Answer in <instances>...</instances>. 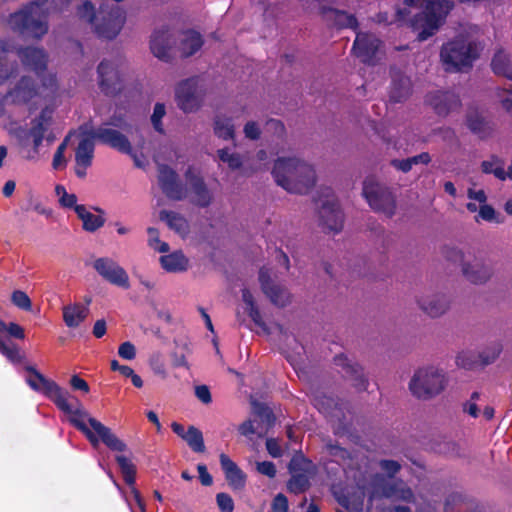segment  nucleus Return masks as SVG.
<instances>
[{
    "label": "nucleus",
    "mask_w": 512,
    "mask_h": 512,
    "mask_svg": "<svg viewBox=\"0 0 512 512\" xmlns=\"http://www.w3.org/2000/svg\"><path fill=\"white\" fill-rule=\"evenodd\" d=\"M25 370L30 373L26 379L28 386L43 394L61 412L68 415L70 424L87 438L92 447L96 448L102 442L113 452H125L128 449L127 444L111 428L89 415L76 396L60 387L54 380L45 377L34 366L27 365Z\"/></svg>",
    "instance_id": "1"
},
{
    "label": "nucleus",
    "mask_w": 512,
    "mask_h": 512,
    "mask_svg": "<svg viewBox=\"0 0 512 512\" xmlns=\"http://www.w3.org/2000/svg\"><path fill=\"white\" fill-rule=\"evenodd\" d=\"M77 17L88 24L102 38H115L123 27L125 15L117 6L101 5L96 11L95 6L88 0L77 8Z\"/></svg>",
    "instance_id": "2"
},
{
    "label": "nucleus",
    "mask_w": 512,
    "mask_h": 512,
    "mask_svg": "<svg viewBox=\"0 0 512 512\" xmlns=\"http://www.w3.org/2000/svg\"><path fill=\"white\" fill-rule=\"evenodd\" d=\"M132 129L131 123L125 115L119 113L114 114L107 122L96 130L92 128L88 130L85 127V134H90L94 139H98L102 143L113 149L125 154L132 153V146L127 136L123 133H130Z\"/></svg>",
    "instance_id": "3"
},
{
    "label": "nucleus",
    "mask_w": 512,
    "mask_h": 512,
    "mask_svg": "<svg viewBox=\"0 0 512 512\" xmlns=\"http://www.w3.org/2000/svg\"><path fill=\"white\" fill-rule=\"evenodd\" d=\"M53 113L54 108L46 105L39 115L31 120L29 128H20L16 132V138L25 158L35 159L37 157L44 135L51 125Z\"/></svg>",
    "instance_id": "4"
},
{
    "label": "nucleus",
    "mask_w": 512,
    "mask_h": 512,
    "mask_svg": "<svg viewBox=\"0 0 512 512\" xmlns=\"http://www.w3.org/2000/svg\"><path fill=\"white\" fill-rule=\"evenodd\" d=\"M479 51L475 41L459 37L443 46L441 59L447 71H460L471 66Z\"/></svg>",
    "instance_id": "5"
},
{
    "label": "nucleus",
    "mask_w": 512,
    "mask_h": 512,
    "mask_svg": "<svg viewBox=\"0 0 512 512\" xmlns=\"http://www.w3.org/2000/svg\"><path fill=\"white\" fill-rule=\"evenodd\" d=\"M447 385L445 374L434 367L418 369L409 383L411 393L418 399L428 400L440 394Z\"/></svg>",
    "instance_id": "6"
},
{
    "label": "nucleus",
    "mask_w": 512,
    "mask_h": 512,
    "mask_svg": "<svg viewBox=\"0 0 512 512\" xmlns=\"http://www.w3.org/2000/svg\"><path fill=\"white\" fill-rule=\"evenodd\" d=\"M335 194H318L314 198L316 205L318 225L325 233L337 234L344 227V212L334 197Z\"/></svg>",
    "instance_id": "7"
},
{
    "label": "nucleus",
    "mask_w": 512,
    "mask_h": 512,
    "mask_svg": "<svg viewBox=\"0 0 512 512\" xmlns=\"http://www.w3.org/2000/svg\"><path fill=\"white\" fill-rule=\"evenodd\" d=\"M9 25L15 31L37 38L46 34L48 30L47 23L42 15V9L36 2L12 14Z\"/></svg>",
    "instance_id": "8"
},
{
    "label": "nucleus",
    "mask_w": 512,
    "mask_h": 512,
    "mask_svg": "<svg viewBox=\"0 0 512 512\" xmlns=\"http://www.w3.org/2000/svg\"><path fill=\"white\" fill-rule=\"evenodd\" d=\"M206 91V85L199 77L181 81L175 90L177 106L185 113L196 112L203 104Z\"/></svg>",
    "instance_id": "9"
},
{
    "label": "nucleus",
    "mask_w": 512,
    "mask_h": 512,
    "mask_svg": "<svg viewBox=\"0 0 512 512\" xmlns=\"http://www.w3.org/2000/svg\"><path fill=\"white\" fill-rule=\"evenodd\" d=\"M93 268L107 282L112 285L128 289L129 276L124 268L109 257L97 258L93 262Z\"/></svg>",
    "instance_id": "10"
},
{
    "label": "nucleus",
    "mask_w": 512,
    "mask_h": 512,
    "mask_svg": "<svg viewBox=\"0 0 512 512\" xmlns=\"http://www.w3.org/2000/svg\"><path fill=\"white\" fill-rule=\"evenodd\" d=\"M302 159L296 156L278 157L274 161L272 175L276 183L283 189L289 190L296 178Z\"/></svg>",
    "instance_id": "11"
},
{
    "label": "nucleus",
    "mask_w": 512,
    "mask_h": 512,
    "mask_svg": "<svg viewBox=\"0 0 512 512\" xmlns=\"http://www.w3.org/2000/svg\"><path fill=\"white\" fill-rule=\"evenodd\" d=\"M356 57L367 64H374L381 54V41L373 34H357L352 48Z\"/></svg>",
    "instance_id": "12"
},
{
    "label": "nucleus",
    "mask_w": 512,
    "mask_h": 512,
    "mask_svg": "<svg viewBox=\"0 0 512 512\" xmlns=\"http://www.w3.org/2000/svg\"><path fill=\"white\" fill-rule=\"evenodd\" d=\"M258 279L263 293L275 306L285 307L291 302L289 291L284 286L273 282L268 268H260Z\"/></svg>",
    "instance_id": "13"
},
{
    "label": "nucleus",
    "mask_w": 512,
    "mask_h": 512,
    "mask_svg": "<svg viewBox=\"0 0 512 512\" xmlns=\"http://www.w3.org/2000/svg\"><path fill=\"white\" fill-rule=\"evenodd\" d=\"M376 493L387 499H395L407 503L414 502V493L403 480L387 481L383 477L377 479L374 483Z\"/></svg>",
    "instance_id": "14"
},
{
    "label": "nucleus",
    "mask_w": 512,
    "mask_h": 512,
    "mask_svg": "<svg viewBox=\"0 0 512 512\" xmlns=\"http://www.w3.org/2000/svg\"><path fill=\"white\" fill-rule=\"evenodd\" d=\"M98 84L106 95H115L122 89L119 67L112 61H102L98 66Z\"/></svg>",
    "instance_id": "15"
},
{
    "label": "nucleus",
    "mask_w": 512,
    "mask_h": 512,
    "mask_svg": "<svg viewBox=\"0 0 512 512\" xmlns=\"http://www.w3.org/2000/svg\"><path fill=\"white\" fill-rule=\"evenodd\" d=\"M115 461L117 462L120 472L123 476L124 482L130 487L131 493L134 497V500L137 506L140 508L142 512H145V502L139 492V490L135 487L136 482V466L132 463V461L124 456V455H116Z\"/></svg>",
    "instance_id": "16"
},
{
    "label": "nucleus",
    "mask_w": 512,
    "mask_h": 512,
    "mask_svg": "<svg viewBox=\"0 0 512 512\" xmlns=\"http://www.w3.org/2000/svg\"><path fill=\"white\" fill-rule=\"evenodd\" d=\"M175 45V40L166 29L156 30L150 40V49L155 57L160 60L168 61L171 58V51Z\"/></svg>",
    "instance_id": "17"
},
{
    "label": "nucleus",
    "mask_w": 512,
    "mask_h": 512,
    "mask_svg": "<svg viewBox=\"0 0 512 512\" xmlns=\"http://www.w3.org/2000/svg\"><path fill=\"white\" fill-rule=\"evenodd\" d=\"M87 135L88 137L80 140L75 152V172L79 177L86 175V169L91 165L94 154V138L90 134Z\"/></svg>",
    "instance_id": "18"
},
{
    "label": "nucleus",
    "mask_w": 512,
    "mask_h": 512,
    "mask_svg": "<svg viewBox=\"0 0 512 512\" xmlns=\"http://www.w3.org/2000/svg\"><path fill=\"white\" fill-rule=\"evenodd\" d=\"M219 460L228 484L235 490L243 489L246 485L245 473L225 453L220 454Z\"/></svg>",
    "instance_id": "19"
},
{
    "label": "nucleus",
    "mask_w": 512,
    "mask_h": 512,
    "mask_svg": "<svg viewBox=\"0 0 512 512\" xmlns=\"http://www.w3.org/2000/svg\"><path fill=\"white\" fill-rule=\"evenodd\" d=\"M203 45L200 33L194 30L181 32L175 41V47L181 57H189L196 53Z\"/></svg>",
    "instance_id": "20"
},
{
    "label": "nucleus",
    "mask_w": 512,
    "mask_h": 512,
    "mask_svg": "<svg viewBox=\"0 0 512 512\" xmlns=\"http://www.w3.org/2000/svg\"><path fill=\"white\" fill-rule=\"evenodd\" d=\"M334 364L342 367L345 373L354 381L353 386L362 391L368 387V380L363 374V368L357 363H351L344 354L334 357Z\"/></svg>",
    "instance_id": "21"
},
{
    "label": "nucleus",
    "mask_w": 512,
    "mask_h": 512,
    "mask_svg": "<svg viewBox=\"0 0 512 512\" xmlns=\"http://www.w3.org/2000/svg\"><path fill=\"white\" fill-rule=\"evenodd\" d=\"M19 57L26 67L40 74L46 69L48 56L43 49L27 47L19 51Z\"/></svg>",
    "instance_id": "22"
},
{
    "label": "nucleus",
    "mask_w": 512,
    "mask_h": 512,
    "mask_svg": "<svg viewBox=\"0 0 512 512\" xmlns=\"http://www.w3.org/2000/svg\"><path fill=\"white\" fill-rule=\"evenodd\" d=\"M372 210L388 218L395 214L396 200L394 194H361Z\"/></svg>",
    "instance_id": "23"
},
{
    "label": "nucleus",
    "mask_w": 512,
    "mask_h": 512,
    "mask_svg": "<svg viewBox=\"0 0 512 512\" xmlns=\"http://www.w3.org/2000/svg\"><path fill=\"white\" fill-rule=\"evenodd\" d=\"M427 102L439 115H446L459 104L458 97L448 91H436L427 96Z\"/></svg>",
    "instance_id": "24"
},
{
    "label": "nucleus",
    "mask_w": 512,
    "mask_h": 512,
    "mask_svg": "<svg viewBox=\"0 0 512 512\" xmlns=\"http://www.w3.org/2000/svg\"><path fill=\"white\" fill-rule=\"evenodd\" d=\"M321 13L327 23L337 28L355 29L357 27V19L346 11L323 7Z\"/></svg>",
    "instance_id": "25"
},
{
    "label": "nucleus",
    "mask_w": 512,
    "mask_h": 512,
    "mask_svg": "<svg viewBox=\"0 0 512 512\" xmlns=\"http://www.w3.org/2000/svg\"><path fill=\"white\" fill-rule=\"evenodd\" d=\"M40 78V86H36L38 98L47 102H53L59 96V85L54 73L37 74Z\"/></svg>",
    "instance_id": "26"
},
{
    "label": "nucleus",
    "mask_w": 512,
    "mask_h": 512,
    "mask_svg": "<svg viewBox=\"0 0 512 512\" xmlns=\"http://www.w3.org/2000/svg\"><path fill=\"white\" fill-rule=\"evenodd\" d=\"M9 97L15 103H27L34 98H38L36 85L31 78L22 77L9 92Z\"/></svg>",
    "instance_id": "27"
},
{
    "label": "nucleus",
    "mask_w": 512,
    "mask_h": 512,
    "mask_svg": "<svg viewBox=\"0 0 512 512\" xmlns=\"http://www.w3.org/2000/svg\"><path fill=\"white\" fill-rule=\"evenodd\" d=\"M244 112V109L241 108L232 115L227 114H218L214 120V133L217 137L230 140L234 138L235 126L233 124V118L239 117L240 114Z\"/></svg>",
    "instance_id": "28"
},
{
    "label": "nucleus",
    "mask_w": 512,
    "mask_h": 512,
    "mask_svg": "<svg viewBox=\"0 0 512 512\" xmlns=\"http://www.w3.org/2000/svg\"><path fill=\"white\" fill-rule=\"evenodd\" d=\"M63 321L68 328H77L89 315V307L81 303L66 305L62 309Z\"/></svg>",
    "instance_id": "29"
},
{
    "label": "nucleus",
    "mask_w": 512,
    "mask_h": 512,
    "mask_svg": "<svg viewBox=\"0 0 512 512\" xmlns=\"http://www.w3.org/2000/svg\"><path fill=\"white\" fill-rule=\"evenodd\" d=\"M468 196L471 200L479 203L478 215L475 216L476 222L480 220L497 224L504 222V217L497 213L491 205L486 204L487 194H468Z\"/></svg>",
    "instance_id": "30"
},
{
    "label": "nucleus",
    "mask_w": 512,
    "mask_h": 512,
    "mask_svg": "<svg viewBox=\"0 0 512 512\" xmlns=\"http://www.w3.org/2000/svg\"><path fill=\"white\" fill-rule=\"evenodd\" d=\"M418 304L424 313L431 317H439L446 312L449 302L445 295H433L432 297L421 298Z\"/></svg>",
    "instance_id": "31"
},
{
    "label": "nucleus",
    "mask_w": 512,
    "mask_h": 512,
    "mask_svg": "<svg viewBox=\"0 0 512 512\" xmlns=\"http://www.w3.org/2000/svg\"><path fill=\"white\" fill-rule=\"evenodd\" d=\"M154 162L158 168V181L163 190H173L177 187L178 175L171 167L161 163L160 153L154 154Z\"/></svg>",
    "instance_id": "32"
},
{
    "label": "nucleus",
    "mask_w": 512,
    "mask_h": 512,
    "mask_svg": "<svg viewBox=\"0 0 512 512\" xmlns=\"http://www.w3.org/2000/svg\"><path fill=\"white\" fill-rule=\"evenodd\" d=\"M337 503L350 512H360L363 508V497L356 493H346L343 489L333 491Z\"/></svg>",
    "instance_id": "33"
},
{
    "label": "nucleus",
    "mask_w": 512,
    "mask_h": 512,
    "mask_svg": "<svg viewBox=\"0 0 512 512\" xmlns=\"http://www.w3.org/2000/svg\"><path fill=\"white\" fill-rule=\"evenodd\" d=\"M161 267L172 273L183 272L188 268V259L182 252H173L160 257Z\"/></svg>",
    "instance_id": "34"
},
{
    "label": "nucleus",
    "mask_w": 512,
    "mask_h": 512,
    "mask_svg": "<svg viewBox=\"0 0 512 512\" xmlns=\"http://www.w3.org/2000/svg\"><path fill=\"white\" fill-rule=\"evenodd\" d=\"M463 275L468 281L474 284L485 283L491 276L489 268L486 266L475 263V264H462Z\"/></svg>",
    "instance_id": "35"
},
{
    "label": "nucleus",
    "mask_w": 512,
    "mask_h": 512,
    "mask_svg": "<svg viewBox=\"0 0 512 512\" xmlns=\"http://www.w3.org/2000/svg\"><path fill=\"white\" fill-rule=\"evenodd\" d=\"M77 216L83 222V229L88 232H95L105 224V219L101 215H95L89 212L84 205L75 207Z\"/></svg>",
    "instance_id": "36"
},
{
    "label": "nucleus",
    "mask_w": 512,
    "mask_h": 512,
    "mask_svg": "<svg viewBox=\"0 0 512 512\" xmlns=\"http://www.w3.org/2000/svg\"><path fill=\"white\" fill-rule=\"evenodd\" d=\"M316 181L317 175L314 167L302 160L293 185H299L303 188L310 189L315 186Z\"/></svg>",
    "instance_id": "37"
},
{
    "label": "nucleus",
    "mask_w": 512,
    "mask_h": 512,
    "mask_svg": "<svg viewBox=\"0 0 512 512\" xmlns=\"http://www.w3.org/2000/svg\"><path fill=\"white\" fill-rule=\"evenodd\" d=\"M411 92V80L404 76H393L390 98L394 102L404 100Z\"/></svg>",
    "instance_id": "38"
},
{
    "label": "nucleus",
    "mask_w": 512,
    "mask_h": 512,
    "mask_svg": "<svg viewBox=\"0 0 512 512\" xmlns=\"http://www.w3.org/2000/svg\"><path fill=\"white\" fill-rule=\"evenodd\" d=\"M160 220L166 222L168 227L178 234H185L188 232L189 225L187 220L179 213L168 210H161L159 212Z\"/></svg>",
    "instance_id": "39"
},
{
    "label": "nucleus",
    "mask_w": 512,
    "mask_h": 512,
    "mask_svg": "<svg viewBox=\"0 0 512 512\" xmlns=\"http://www.w3.org/2000/svg\"><path fill=\"white\" fill-rule=\"evenodd\" d=\"M492 68L497 75L512 80V60L508 53L500 51L495 54L492 60Z\"/></svg>",
    "instance_id": "40"
},
{
    "label": "nucleus",
    "mask_w": 512,
    "mask_h": 512,
    "mask_svg": "<svg viewBox=\"0 0 512 512\" xmlns=\"http://www.w3.org/2000/svg\"><path fill=\"white\" fill-rule=\"evenodd\" d=\"M431 161V157L427 152H423L419 155L407 158V159H394L391 161V165L404 173L409 172L414 165L423 164L427 165Z\"/></svg>",
    "instance_id": "41"
},
{
    "label": "nucleus",
    "mask_w": 512,
    "mask_h": 512,
    "mask_svg": "<svg viewBox=\"0 0 512 512\" xmlns=\"http://www.w3.org/2000/svg\"><path fill=\"white\" fill-rule=\"evenodd\" d=\"M312 403L319 412L330 415L338 409V400L332 396H328L323 392H316L313 395Z\"/></svg>",
    "instance_id": "42"
},
{
    "label": "nucleus",
    "mask_w": 512,
    "mask_h": 512,
    "mask_svg": "<svg viewBox=\"0 0 512 512\" xmlns=\"http://www.w3.org/2000/svg\"><path fill=\"white\" fill-rule=\"evenodd\" d=\"M192 451L203 453L206 450L203 433L197 427L190 425L183 439Z\"/></svg>",
    "instance_id": "43"
},
{
    "label": "nucleus",
    "mask_w": 512,
    "mask_h": 512,
    "mask_svg": "<svg viewBox=\"0 0 512 512\" xmlns=\"http://www.w3.org/2000/svg\"><path fill=\"white\" fill-rule=\"evenodd\" d=\"M166 196L172 201L188 199L190 203L199 208L208 207L212 202V194H166Z\"/></svg>",
    "instance_id": "44"
},
{
    "label": "nucleus",
    "mask_w": 512,
    "mask_h": 512,
    "mask_svg": "<svg viewBox=\"0 0 512 512\" xmlns=\"http://www.w3.org/2000/svg\"><path fill=\"white\" fill-rule=\"evenodd\" d=\"M309 487L310 481L307 473H293L287 482V489L294 494L304 493Z\"/></svg>",
    "instance_id": "45"
},
{
    "label": "nucleus",
    "mask_w": 512,
    "mask_h": 512,
    "mask_svg": "<svg viewBox=\"0 0 512 512\" xmlns=\"http://www.w3.org/2000/svg\"><path fill=\"white\" fill-rule=\"evenodd\" d=\"M288 469L291 474L293 473H307L310 474L313 469V463L307 459L301 452L296 453L291 458Z\"/></svg>",
    "instance_id": "46"
},
{
    "label": "nucleus",
    "mask_w": 512,
    "mask_h": 512,
    "mask_svg": "<svg viewBox=\"0 0 512 512\" xmlns=\"http://www.w3.org/2000/svg\"><path fill=\"white\" fill-rule=\"evenodd\" d=\"M503 345L501 342H493L486 346L480 353L479 359L482 366L494 363L502 353Z\"/></svg>",
    "instance_id": "47"
},
{
    "label": "nucleus",
    "mask_w": 512,
    "mask_h": 512,
    "mask_svg": "<svg viewBox=\"0 0 512 512\" xmlns=\"http://www.w3.org/2000/svg\"><path fill=\"white\" fill-rule=\"evenodd\" d=\"M481 166L484 173L494 174V176L500 180L506 178L504 163L496 156H491L489 159L483 161Z\"/></svg>",
    "instance_id": "48"
},
{
    "label": "nucleus",
    "mask_w": 512,
    "mask_h": 512,
    "mask_svg": "<svg viewBox=\"0 0 512 512\" xmlns=\"http://www.w3.org/2000/svg\"><path fill=\"white\" fill-rule=\"evenodd\" d=\"M16 72V65L7 59L6 50L0 49V85L4 84Z\"/></svg>",
    "instance_id": "49"
},
{
    "label": "nucleus",
    "mask_w": 512,
    "mask_h": 512,
    "mask_svg": "<svg viewBox=\"0 0 512 512\" xmlns=\"http://www.w3.org/2000/svg\"><path fill=\"white\" fill-rule=\"evenodd\" d=\"M218 157L222 163L232 170L238 169L242 165L241 156L228 148L218 150Z\"/></svg>",
    "instance_id": "50"
},
{
    "label": "nucleus",
    "mask_w": 512,
    "mask_h": 512,
    "mask_svg": "<svg viewBox=\"0 0 512 512\" xmlns=\"http://www.w3.org/2000/svg\"><path fill=\"white\" fill-rule=\"evenodd\" d=\"M166 115V107L163 103H156L151 115V124L156 132L165 134V128L162 119Z\"/></svg>",
    "instance_id": "51"
},
{
    "label": "nucleus",
    "mask_w": 512,
    "mask_h": 512,
    "mask_svg": "<svg viewBox=\"0 0 512 512\" xmlns=\"http://www.w3.org/2000/svg\"><path fill=\"white\" fill-rule=\"evenodd\" d=\"M186 185L194 192H203V180L200 173L195 168H188L185 173Z\"/></svg>",
    "instance_id": "52"
},
{
    "label": "nucleus",
    "mask_w": 512,
    "mask_h": 512,
    "mask_svg": "<svg viewBox=\"0 0 512 512\" xmlns=\"http://www.w3.org/2000/svg\"><path fill=\"white\" fill-rule=\"evenodd\" d=\"M0 352L7 359H9L13 363H19L22 361L23 356L20 354L19 348L17 345L13 343H6L3 339L0 338Z\"/></svg>",
    "instance_id": "53"
},
{
    "label": "nucleus",
    "mask_w": 512,
    "mask_h": 512,
    "mask_svg": "<svg viewBox=\"0 0 512 512\" xmlns=\"http://www.w3.org/2000/svg\"><path fill=\"white\" fill-rule=\"evenodd\" d=\"M147 233H148V245L158 251V252H161V253H166L169 251V245L168 243L166 242H162L160 239H159V231L158 229L154 228V227H149L147 229Z\"/></svg>",
    "instance_id": "54"
},
{
    "label": "nucleus",
    "mask_w": 512,
    "mask_h": 512,
    "mask_svg": "<svg viewBox=\"0 0 512 512\" xmlns=\"http://www.w3.org/2000/svg\"><path fill=\"white\" fill-rule=\"evenodd\" d=\"M72 136L73 134H69L68 136H66L63 142L58 146L52 162L54 169L60 170L65 167L66 159L64 157V153L67 148L68 142L71 140Z\"/></svg>",
    "instance_id": "55"
},
{
    "label": "nucleus",
    "mask_w": 512,
    "mask_h": 512,
    "mask_svg": "<svg viewBox=\"0 0 512 512\" xmlns=\"http://www.w3.org/2000/svg\"><path fill=\"white\" fill-rule=\"evenodd\" d=\"M11 302L21 310L31 311L32 301L26 292L15 290L11 295Z\"/></svg>",
    "instance_id": "56"
},
{
    "label": "nucleus",
    "mask_w": 512,
    "mask_h": 512,
    "mask_svg": "<svg viewBox=\"0 0 512 512\" xmlns=\"http://www.w3.org/2000/svg\"><path fill=\"white\" fill-rule=\"evenodd\" d=\"M216 502L221 512H233L234 501L229 494L224 492L218 493L216 495Z\"/></svg>",
    "instance_id": "57"
},
{
    "label": "nucleus",
    "mask_w": 512,
    "mask_h": 512,
    "mask_svg": "<svg viewBox=\"0 0 512 512\" xmlns=\"http://www.w3.org/2000/svg\"><path fill=\"white\" fill-rule=\"evenodd\" d=\"M498 97L503 108L508 113L512 114V85H509L508 88L499 90Z\"/></svg>",
    "instance_id": "58"
},
{
    "label": "nucleus",
    "mask_w": 512,
    "mask_h": 512,
    "mask_svg": "<svg viewBox=\"0 0 512 512\" xmlns=\"http://www.w3.org/2000/svg\"><path fill=\"white\" fill-rule=\"evenodd\" d=\"M442 253L448 261L463 263L464 254L456 247L445 246L443 247Z\"/></svg>",
    "instance_id": "59"
},
{
    "label": "nucleus",
    "mask_w": 512,
    "mask_h": 512,
    "mask_svg": "<svg viewBox=\"0 0 512 512\" xmlns=\"http://www.w3.org/2000/svg\"><path fill=\"white\" fill-rule=\"evenodd\" d=\"M118 355L125 360H133L136 357V348L130 341L123 342L118 348Z\"/></svg>",
    "instance_id": "60"
},
{
    "label": "nucleus",
    "mask_w": 512,
    "mask_h": 512,
    "mask_svg": "<svg viewBox=\"0 0 512 512\" xmlns=\"http://www.w3.org/2000/svg\"><path fill=\"white\" fill-rule=\"evenodd\" d=\"M288 498L282 494L278 493L272 501L271 510L272 512H288Z\"/></svg>",
    "instance_id": "61"
},
{
    "label": "nucleus",
    "mask_w": 512,
    "mask_h": 512,
    "mask_svg": "<svg viewBox=\"0 0 512 512\" xmlns=\"http://www.w3.org/2000/svg\"><path fill=\"white\" fill-rule=\"evenodd\" d=\"M380 467L390 478H393L401 469V465L397 461L388 459L381 460Z\"/></svg>",
    "instance_id": "62"
},
{
    "label": "nucleus",
    "mask_w": 512,
    "mask_h": 512,
    "mask_svg": "<svg viewBox=\"0 0 512 512\" xmlns=\"http://www.w3.org/2000/svg\"><path fill=\"white\" fill-rule=\"evenodd\" d=\"M257 415L261 418L267 427H272L275 424V416L269 407L260 405L257 409Z\"/></svg>",
    "instance_id": "63"
},
{
    "label": "nucleus",
    "mask_w": 512,
    "mask_h": 512,
    "mask_svg": "<svg viewBox=\"0 0 512 512\" xmlns=\"http://www.w3.org/2000/svg\"><path fill=\"white\" fill-rule=\"evenodd\" d=\"M69 384L73 390L81 391L84 394L90 392L89 384L77 374L70 378Z\"/></svg>",
    "instance_id": "64"
}]
</instances>
